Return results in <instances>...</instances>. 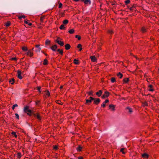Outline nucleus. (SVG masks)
I'll list each match as a JSON object with an SVG mask.
<instances>
[{
    "mask_svg": "<svg viewBox=\"0 0 159 159\" xmlns=\"http://www.w3.org/2000/svg\"><path fill=\"white\" fill-rule=\"evenodd\" d=\"M29 107L28 106H26L24 108V111L29 116H31L34 113V110L29 109Z\"/></svg>",
    "mask_w": 159,
    "mask_h": 159,
    "instance_id": "nucleus-1",
    "label": "nucleus"
},
{
    "mask_svg": "<svg viewBox=\"0 0 159 159\" xmlns=\"http://www.w3.org/2000/svg\"><path fill=\"white\" fill-rule=\"evenodd\" d=\"M94 103L96 105H98V104L100 102V100L99 98H95L93 100Z\"/></svg>",
    "mask_w": 159,
    "mask_h": 159,
    "instance_id": "nucleus-2",
    "label": "nucleus"
},
{
    "mask_svg": "<svg viewBox=\"0 0 159 159\" xmlns=\"http://www.w3.org/2000/svg\"><path fill=\"white\" fill-rule=\"evenodd\" d=\"M89 98L90 99H86V104H88L89 103H91L92 102V101L94 99V98L92 97H89Z\"/></svg>",
    "mask_w": 159,
    "mask_h": 159,
    "instance_id": "nucleus-3",
    "label": "nucleus"
},
{
    "mask_svg": "<svg viewBox=\"0 0 159 159\" xmlns=\"http://www.w3.org/2000/svg\"><path fill=\"white\" fill-rule=\"evenodd\" d=\"M126 110L129 114H131L133 112L132 109L129 107H127L126 108Z\"/></svg>",
    "mask_w": 159,
    "mask_h": 159,
    "instance_id": "nucleus-4",
    "label": "nucleus"
},
{
    "mask_svg": "<svg viewBox=\"0 0 159 159\" xmlns=\"http://www.w3.org/2000/svg\"><path fill=\"white\" fill-rule=\"evenodd\" d=\"M33 115L34 117H36L39 120H41V117H40V115L39 114H38V113L35 114L34 113H33Z\"/></svg>",
    "mask_w": 159,
    "mask_h": 159,
    "instance_id": "nucleus-5",
    "label": "nucleus"
},
{
    "mask_svg": "<svg viewBox=\"0 0 159 159\" xmlns=\"http://www.w3.org/2000/svg\"><path fill=\"white\" fill-rule=\"evenodd\" d=\"M109 109L112 111H115V105L110 104L109 105Z\"/></svg>",
    "mask_w": 159,
    "mask_h": 159,
    "instance_id": "nucleus-6",
    "label": "nucleus"
},
{
    "mask_svg": "<svg viewBox=\"0 0 159 159\" xmlns=\"http://www.w3.org/2000/svg\"><path fill=\"white\" fill-rule=\"evenodd\" d=\"M18 75L17 77L18 78L20 79H21L22 78V77L21 76V72L20 70H18L17 71Z\"/></svg>",
    "mask_w": 159,
    "mask_h": 159,
    "instance_id": "nucleus-7",
    "label": "nucleus"
},
{
    "mask_svg": "<svg viewBox=\"0 0 159 159\" xmlns=\"http://www.w3.org/2000/svg\"><path fill=\"white\" fill-rule=\"evenodd\" d=\"M51 49L53 51H56L57 48V45L56 44L54 45L51 47Z\"/></svg>",
    "mask_w": 159,
    "mask_h": 159,
    "instance_id": "nucleus-8",
    "label": "nucleus"
},
{
    "mask_svg": "<svg viewBox=\"0 0 159 159\" xmlns=\"http://www.w3.org/2000/svg\"><path fill=\"white\" fill-rule=\"evenodd\" d=\"M26 53L27 55H30V57H32L33 55V53L32 52L31 50H28V52Z\"/></svg>",
    "mask_w": 159,
    "mask_h": 159,
    "instance_id": "nucleus-9",
    "label": "nucleus"
},
{
    "mask_svg": "<svg viewBox=\"0 0 159 159\" xmlns=\"http://www.w3.org/2000/svg\"><path fill=\"white\" fill-rule=\"evenodd\" d=\"M142 156L144 158H148L149 157V155L146 153H144L142 154Z\"/></svg>",
    "mask_w": 159,
    "mask_h": 159,
    "instance_id": "nucleus-10",
    "label": "nucleus"
},
{
    "mask_svg": "<svg viewBox=\"0 0 159 159\" xmlns=\"http://www.w3.org/2000/svg\"><path fill=\"white\" fill-rule=\"evenodd\" d=\"M109 102V101L108 99H106L105 101L103 102L102 104V107H105L106 106L105 104L106 103H107Z\"/></svg>",
    "mask_w": 159,
    "mask_h": 159,
    "instance_id": "nucleus-11",
    "label": "nucleus"
},
{
    "mask_svg": "<svg viewBox=\"0 0 159 159\" xmlns=\"http://www.w3.org/2000/svg\"><path fill=\"white\" fill-rule=\"evenodd\" d=\"M82 1H84L85 4H91V1L90 0H82Z\"/></svg>",
    "mask_w": 159,
    "mask_h": 159,
    "instance_id": "nucleus-12",
    "label": "nucleus"
},
{
    "mask_svg": "<svg viewBox=\"0 0 159 159\" xmlns=\"http://www.w3.org/2000/svg\"><path fill=\"white\" fill-rule=\"evenodd\" d=\"M102 93V91L101 90H100L96 93V94L98 97H100L101 96Z\"/></svg>",
    "mask_w": 159,
    "mask_h": 159,
    "instance_id": "nucleus-13",
    "label": "nucleus"
},
{
    "mask_svg": "<svg viewBox=\"0 0 159 159\" xmlns=\"http://www.w3.org/2000/svg\"><path fill=\"white\" fill-rule=\"evenodd\" d=\"M90 59H91V60H92V61L93 62L97 60L96 58L95 57V56H91Z\"/></svg>",
    "mask_w": 159,
    "mask_h": 159,
    "instance_id": "nucleus-14",
    "label": "nucleus"
},
{
    "mask_svg": "<svg viewBox=\"0 0 159 159\" xmlns=\"http://www.w3.org/2000/svg\"><path fill=\"white\" fill-rule=\"evenodd\" d=\"M57 43L58 44H59V45H60L61 46H62L64 45V43L63 42L61 41H57Z\"/></svg>",
    "mask_w": 159,
    "mask_h": 159,
    "instance_id": "nucleus-15",
    "label": "nucleus"
},
{
    "mask_svg": "<svg viewBox=\"0 0 159 159\" xmlns=\"http://www.w3.org/2000/svg\"><path fill=\"white\" fill-rule=\"evenodd\" d=\"M65 48L66 50H68L70 49V46L69 44H67L65 45Z\"/></svg>",
    "mask_w": 159,
    "mask_h": 159,
    "instance_id": "nucleus-16",
    "label": "nucleus"
},
{
    "mask_svg": "<svg viewBox=\"0 0 159 159\" xmlns=\"http://www.w3.org/2000/svg\"><path fill=\"white\" fill-rule=\"evenodd\" d=\"M65 25L64 24L61 25V26L59 28L61 30H65L66 28Z\"/></svg>",
    "mask_w": 159,
    "mask_h": 159,
    "instance_id": "nucleus-17",
    "label": "nucleus"
},
{
    "mask_svg": "<svg viewBox=\"0 0 159 159\" xmlns=\"http://www.w3.org/2000/svg\"><path fill=\"white\" fill-rule=\"evenodd\" d=\"M117 76L120 78H121L123 77V75L120 72L117 74Z\"/></svg>",
    "mask_w": 159,
    "mask_h": 159,
    "instance_id": "nucleus-18",
    "label": "nucleus"
},
{
    "mask_svg": "<svg viewBox=\"0 0 159 159\" xmlns=\"http://www.w3.org/2000/svg\"><path fill=\"white\" fill-rule=\"evenodd\" d=\"M9 82L11 83V84H13L15 82V80L14 79L12 78L11 80H9Z\"/></svg>",
    "mask_w": 159,
    "mask_h": 159,
    "instance_id": "nucleus-19",
    "label": "nucleus"
},
{
    "mask_svg": "<svg viewBox=\"0 0 159 159\" xmlns=\"http://www.w3.org/2000/svg\"><path fill=\"white\" fill-rule=\"evenodd\" d=\"M129 78H125L123 79V81L125 83H127L129 81Z\"/></svg>",
    "mask_w": 159,
    "mask_h": 159,
    "instance_id": "nucleus-20",
    "label": "nucleus"
},
{
    "mask_svg": "<svg viewBox=\"0 0 159 159\" xmlns=\"http://www.w3.org/2000/svg\"><path fill=\"white\" fill-rule=\"evenodd\" d=\"M82 149V148L80 146H79L78 147L76 148L77 150L79 151H81Z\"/></svg>",
    "mask_w": 159,
    "mask_h": 159,
    "instance_id": "nucleus-21",
    "label": "nucleus"
},
{
    "mask_svg": "<svg viewBox=\"0 0 159 159\" xmlns=\"http://www.w3.org/2000/svg\"><path fill=\"white\" fill-rule=\"evenodd\" d=\"M68 22V20H65L63 21V23L64 25H66L67 24Z\"/></svg>",
    "mask_w": 159,
    "mask_h": 159,
    "instance_id": "nucleus-22",
    "label": "nucleus"
},
{
    "mask_svg": "<svg viewBox=\"0 0 159 159\" xmlns=\"http://www.w3.org/2000/svg\"><path fill=\"white\" fill-rule=\"evenodd\" d=\"M69 33L70 34H72L74 32V30L73 29L70 30L69 31Z\"/></svg>",
    "mask_w": 159,
    "mask_h": 159,
    "instance_id": "nucleus-23",
    "label": "nucleus"
},
{
    "mask_svg": "<svg viewBox=\"0 0 159 159\" xmlns=\"http://www.w3.org/2000/svg\"><path fill=\"white\" fill-rule=\"evenodd\" d=\"M50 41L48 39H47L45 42V43L46 45H48L50 44Z\"/></svg>",
    "mask_w": 159,
    "mask_h": 159,
    "instance_id": "nucleus-24",
    "label": "nucleus"
},
{
    "mask_svg": "<svg viewBox=\"0 0 159 159\" xmlns=\"http://www.w3.org/2000/svg\"><path fill=\"white\" fill-rule=\"evenodd\" d=\"M48 64V61L46 59H45L43 61V64L46 65Z\"/></svg>",
    "mask_w": 159,
    "mask_h": 159,
    "instance_id": "nucleus-25",
    "label": "nucleus"
},
{
    "mask_svg": "<svg viewBox=\"0 0 159 159\" xmlns=\"http://www.w3.org/2000/svg\"><path fill=\"white\" fill-rule=\"evenodd\" d=\"M22 49L24 51H28V48L27 47H22Z\"/></svg>",
    "mask_w": 159,
    "mask_h": 159,
    "instance_id": "nucleus-26",
    "label": "nucleus"
},
{
    "mask_svg": "<svg viewBox=\"0 0 159 159\" xmlns=\"http://www.w3.org/2000/svg\"><path fill=\"white\" fill-rule=\"evenodd\" d=\"M141 31L143 32V33H144L146 31V28L144 27H142V28H141Z\"/></svg>",
    "mask_w": 159,
    "mask_h": 159,
    "instance_id": "nucleus-27",
    "label": "nucleus"
},
{
    "mask_svg": "<svg viewBox=\"0 0 159 159\" xmlns=\"http://www.w3.org/2000/svg\"><path fill=\"white\" fill-rule=\"evenodd\" d=\"M105 94L104 95H105L106 97H108V96H109V93L107 91H106L105 92Z\"/></svg>",
    "mask_w": 159,
    "mask_h": 159,
    "instance_id": "nucleus-28",
    "label": "nucleus"
},
{
    "mask_svg": "<svg viewBox=\"0 0 159 159\" xmlns=\"http://www.w3.org/2000/svg\"><path fill=\"white\" fill-rule=\"evenodd\" d=\"M111 82L112 83H114L116 81V80L115 78L112 77L111 79Z\"/></svg>",
    "mask_w": 159,
    "mask_h": 159,
    "instance_id": "nucleus-29",
    "label": "nucleus"
},
{
    "mask_svg": "<svg viewBox=\"0 0 159 159\" xmlns=\"http://www.w3.org/2000/svg\"><path fill=\"white\" fill-rule=\"evenodd\" d=\"M18 107V105L16 104H15L13 105V106L12 107V109L14 110L16 107Z\"/></svg>",
    "mask_w": 159,
    "mask_h": 159,
    "instance_id": "nucleus-30",
    "label": "nucleus"
},
{
    "mask_svg": "<svg viewBox=\"0 0 159 159\" xmlns=\"http://www.w3.org/2000/svg\"><path fill=\"white\" fill-rule=\"evenodd\" d=\"M76 59H75L74 60V63L75 64H78L79 62Z\"/></svg>",
    "mask_w": 159,
    "mask_h": 159,
    "instance_id": "nucleus-31",
    "label": "nucleus"
},
{
    "mask_svg": "<svg viewBox=\"0 0 159 159\" xmlns=\"http://www.w3.org/2000/svg\"><path fill=\"white\" fill-rule=\"evenodd\" d=\"M11 134L14 135L16 138L17 137V135L16 134V133L15 132H12L11 133Z\"/></svg>",
    "mask_w": 159,
    "mask_h": 159,
    "instance_id": "nucleus-32",
    "label": "nucleus"
},
{
    "mask_svg": "<svg viewBox=\"0 0 159 159\" xmlns=\"http://www.w3.org/2000/svg\"><path fill=\"white\" fill-rule=\"evenodd\" d=\"M75 38H77L78 39V40H80L81 39V37L80 36H79L77 35L75 36Z\"/></svg>",
    "mask_w": 159,
    "mask_h": 159,
    "instance_id": "nucleus-33",
    "label": "nucleus"
},
{
    "mask_svg": "<svg viewBox=\"0 0 159 159\" xmlns=\"http://www.w3.org/2000/svg\"><path fill=\"white\" fill-rule=\"evenodd\" d=\"M10 25V23L9 22H7L6 23V26H8Z\"/></svg>",
    "mask_w": 159,
    "mask_h": 159,
    "instance_id": "nucleus-34",
    "label": "nucleus"
},
{
    "mask_svg": "<svg viewBox=\"0 0 159 159\" xmlns=\"http://www.w3.org/2000/svg\"><path fill=\"white\" fill-rule=\"evenodd\" d=\"M17 157L18 158H20L21 157V154L19 152L17 153Z\"/></svg>",
    "mask_w": 159,
    "mask_h": 159,
    "instance_id": "nucleus-35",
    "label": "nucleus"
},
{
    "mask_svg": "<svg viewBox=\"0 0 159 159\" xmlns=\"http://www.w3.org/2000/svg\"><path fill=\"white\" fill-rule=\"evenodd\" d=\"M124 148H122L120 149V152H121L125 154V152L124 151Z\"/></svg>",
    "mask_w": 159,
    "mask_h": 159,
    "instance_id": "nucleus-36",
    "label": "nucleus"
},
{
    "mask_svg": "<svg viewBox=\"0 0 159 159\" xmlns=\"http://www.w3.org/2000/svg\"><path fill=\"white\" fill-rule=\"evenodd\" d=\"M57 41H61V39L59 37H58L57 39L55 40V42H56L57 43Z\"/></svg>",
    "mask_w": 159,
    "mask_h": 159,
    "instance_id": "nucleus-37",
    "label": "nucleus"
},
{
    "mask_svg": "<svg viewBox=\"0 0 159 159\" xmlns=\"http://www.w3.org/2000/svg\"><path fill=\"white\" fill-rule=\"evenodd\" d=\"M53 149L55 150H57L58 149L57 146L56 145H54L53 147Z\"/></svg>",
    "mask_w": 159,
    "mask_h": 159,
    "instance_id": "nucleus-38",
    "label": "nucleus"
},
{
    "mask_svg": "<svg viewBox=\"0 0 159 159\" xmlns=\"http://www.w3.org/2000/svg\"><path fill=\"white\" fill-rule=\"evenodd\" d=\"M82 47V45H81L80 44H78V45H77V48H81Z\"/></svg>",
    "mask_w": 159,
    "mask_h": 159,
    "instance_id": "nucleus-39",
    "label": "nucleus"
},
{
    "mask_svg": "<svg viewBox=\"0 0 159 159\" xmlns=\"http://www.w3.org/2000/svg\"><path fill=\"white\" fill-rule=\"evenodd\" d=\"M93 92L92 91H90V92H88V94L89 95H93Z\"/></svg>",
    "mask_w": 159,
    "mask_h": 159,
    "instance_id": "nucleus-40",
    "label": "nucleus"
},
{
    "mask_svg": "<svg viewBox=\"0 0 159 159\" xmlns=\"http://www.w3.org/2000/svg\"><path fill=\"white\" fill-rule=\"evenodd\" d=\"M125 3L126 4H128L130 2V0H127L126 1H125Z\"/></svg>",
    "mask_w": 159,
    "mask_h": 159,
    "instance_id": "nucleus-41",
    "label": "nucleus"
},
{
    "mask_svg": "<svg viewBox=\"0 0 159 159\" xmlns=\"http://www.w3.org/2000/svg\"><path fill=\"white\" fill-rule=\"evenodd\" d=\"M108 33L111 34H112L113 33V31L112 30H108Z\"/></svg>",
    "mask_w": 159,
    "mask_h": 159,
    "instance_id": "nucleus-42",
    "label": "nucleus"
},
{
    "mask_svg": "<svg viewBox=\"0 0 159 159\" xmlns=\"http://www.w3.org/2000/svg\"><path fill=\"white\" fill-rule=\"evenodd\" d=\"M15 115L16 117V118L18 119H19V116L17 113H16Z\"/></svg>",
    "mask_w": 159,
    "mask_h": 159,
    "instance_id": "nucleus-43",
    "label": "nucleus"
},
{
    "mask_svg": "<svg viewBox=\"0 0 159 159\" xmlns=\"http://www.w3.org/2000/svg\"><path fill=\"white\" fill-rule=\"evenodd\" d=\"M41 87H37V89L39 91V92H40V93L41 92V91H40V89H41Z\"/></svg>",
    "mask_w": 159,
    "mask_h": 159,
    "instance_id": "nucleus-44",
    "label": "nucleus"
},
{
    "mask_svg": "<svg viewBox=\"0 0 159 159\" xmlns=\"http://www.w3.org/2000/svg\"><path fill=\"white\" fill-rule=\"evenodd\" d=\"M62 4L61 3H60L59 4V8H61L62 7Z\"/></svg>",
    "mask_w": 159,
    "mask_h": 159,
    "instance_id": "nucleus-45",
    "label": "nucleus"
},
{
    "mask_svg": "<svg viewBox=\"0 0 159 159\" xmlns=\"http://www.w3.org/2000/svg\"><path fill=\"white\" fill-rule=\"evenodd\" d=\"M46 95L48 96H49V95H50V93L49 92V91L48 90H47V93H46Z\"/></svg>",
    "mask_w": 159,
    "mask_h": 159,
    "instance_id": "nucleus-46",
    "label": "nucleus"
},
{
    "mask_svg": "<svg viewBox=\"0 0 159 159\" xmlns=\"http://www.w3.org/2000/svg\"><path fill=\"white\" fill-rule=\"evenodd\" d=\"M57 103L59 104H61V103H62V102H61L60 101V100H58V101H57Z\"/></svg>",
    "mask_w": 159,
    "mask_h": 159,
    "instance_id": "nucleus-47",
    "label": "nucleus"
},
{
    "mask_svg": "<svg viewBox=\"0 0 159 159\" xmlns=\"http://www.w3.org/2000/svg\"><path fill=\"white\" fill-rule=\"evenodd\" d=\"M41 48H37V50H36V51H39L40 52L41 50Z\"/></svg>",
    "mask_w": 159,
    "mask_h": 159,
    "instance_id": "nucleus-48",
    "label": "nucleus"
},
{
    "mask_svg": "<svg viewBox=\"0 0 159 159\" xmlns=\"http://www.w3.org/2000/svg\"><path fill=\"white\" fill-rule=\"evenodd\" d=\"M61 55H62L63 53V51L62 50H60L59 52Z\"/></svg>",
    "mask_w": 159,
    "mask_h": 159,
    "instance_id": "nucleus-49",
    "label": "nucleus"
},
{
    "mask_svg": "<svg viewBox=\"0 0 159 159\" xmlns=\"http://www.w3.org/2000/svg\"><path fill=\"white\" fill-rule=\"evenodd\" d=\"M143 104L144 106H148V103L146 102H144Z\"/></svg>",
    "mask_w": 159,
    "mask_h": 159,
    "instance_id": "nucleus-50",
    "label": "nucleus"
},
{
    "mask_svg": "<svg viewBox=\"0 0 159 159\" xmlns=\"http://www.w3.org/2000/svg\"><path fill=\"white\" fill-rule=\"evenodd\" d=\"M11 60H12L16 61L17 60V58L16 57H13L11 58Z\"/></svg>",
    "mask_w": 159,
    "mask_h": 159,
    "instance_id": "nucleus-51",
    "label": "nucleus"
},
{
    "mask_svg": "<svg viewBox=\"0 0 159 159\" xmlns=\"http://www.w3.org/2000/svg\"><path fill=\"white\" fill-rule=\"evenodd\" d=\"M44 17H41L40 18V20L41 22H43V19Z\"/></svg>",
    "mask_w": 159,
    "mask_h": 159,
    "instance_id": "nucleus-52",
    "label": "nucleus"
},
{
    "mask_svg": "<svg viewBox=\"0 0 159 159\" xmlns=\"http://www.w3.org/2000/svg\"><path fill=\"white\" fill-rule=\"evenodd\" d=\"M106 97V96H105V95H103L102 97V98H105Z\"/></svg>",
    "mask_w": 159,
    "mask_h": 159,
    "instance_id": "nucleus-53",
    "label": "nucleus"
},
{
    "mask_svg": "<svg viewBox=\"0 0 159 159\" xmlns=\"http://www.w3.org/2000/svg\"><path fill=\"white\" fill-rule=\"evenodd\" d=\"M24 22L26 24H28V22L27 21H26V20H24Z\"/></svg>",
    "mask_w": 159,
    "mask_h": 159,
    "instance_id": "nucleus-54",
    "label": "nucleus"
},
{
    "mask_svg": "<svg viewBox=\"0 0 159 159\" xmlns=\"http://www.w3.org/2000/svg\"><path fill=\"white\" fill-rule=\"evenodd\" d=\"M26 16H25L23 15L22 16H21L22 18H25Z\"/></svg>",
    "mask_w": 159,
    "mask_h": 159,
    "instance_id": "nucleus-55",
    "label": "nucleus"
},
{
    "mask_svg": "<svg viewBox=\"0 0 159 159\" xmlns=\"http://www.w3.org/2000/svg\"><path fill=\"white\" fill-rule=\"evenodd\" d=\"M35 47H36V48H40L39 45H36Z\"/></svg>",
    "mask_w": 159,
    "mask_h": 159,
    "instance_id": "nucleus-56",
    "label": "nucleus"
},
{
    "mask_svg": "<svg viewBox=\"0 0 159 159\" xmlns=\"http://www.w3.org/2000/svg\"><path fill=\"white\" fill-rule=\"evenodd\" d=\"M149 90L151 91H153V89L152 88H151L150 89H149Z\"/></svg>",
    "mask_w": 159,
    "mask_h": 159,
    "instance_id": "nucleus-57",
    "label": "nucleus"
},
{
    "mask_svg": "<svg viewBox=\"0 0 159 159\" xmlns=\"http://www.w3.org/2000/svg\"><path fill=\"white\" fill-rule=\"evenodd\" d=\"M78 159H83L82 157H78Z\"/></svg>",
    "mask_w": 159,
    "mask_h": 159,
    "instance_id": "nucleus-58",
    "label": "nucleus"
},
{
    "mask_svg": "<svg viewBox=\"0 0 159 159\" xmlns=\"http://www.w3.org/2000/svg\"><path fill=\"white\" fill-rule=\"evenodd\" d=\"M28 24L29 26H31V25H32V24H31V23H29V22H28Z\"/></svg>",
    "mask_w": 159,
    "mask_h": 159,
    "instance_id": "nucleus-59",
    "label": "nucleus"
},
{
    "mask_svg": "<svg viewBox=\"0 0 159 159\" xmlns=\"http://www.w3.org/2000/svg\"><path fill=\"white\" fill-rule=\"evenodd\" d=\"M18 17L19 19H21L22 18L21 16H18Z\"/></svg>",
    "mask_w": 159,
    "mask_h": 159,
    "instance_id": "nucleus-60",
    "label": "nucleus"
},
{
    "mask_svg": "<svg viewBox=\"0 0 159 159\" xmlns=\"http://www.w3.org/2000/svg\"><path fill=\"white\" fill-rule=\"evenodd\" d=\"M148 86L151 88L152 87V85H149Z\"/></svg>",
    "mask_w": 159,
    "mask_h": 159,
    "instance_id": "nucleus-61",
    "label": "nucleus"
},
{
    "mask_svg": "<svg viewBox=\"0 0 159 159\" xmlns=\"http://www.w3.org/2000/svg\"><path fill=\"white\" fill-rule=\"evenodd\" d=\"M82 50V48L81 47L80 48H79V51H81Z\"/></svg>",
    "mask_w": 159,
    "mask_h": 159,
    "instance_id": "nucleus-62",
    "label": "nucleus"
},
{
    "mask_svg": "<svg viewBox=\"0 0 159 159\" xmlns=\"http://www.w3.org/2000/svg\"><path fill=\"white\" fill-rule=\"evenodd\" d=\"M129 9L131 11H132L133 10V7H130L129 8Z\"/></svg>",
    "mask_w": 159,
    "mask_h": 159,
    "instance_id": "nucleus-63",
    "label": "nucleus"
},
{
    "mask_svg": "<svg viewBox=\"0 0 159 159\" xmlns=\"http://www.w3.org/2000/svg\"><path fill=\"white\" fill-rule=\"evenodd\" d=\"M60 49H58L57 50V52H60Z\"/></svg>",
    "mask_w": 159,
    "mask_h": 159,
    "instance_id": "nucleus-64",
    "label": "nucleus"
}]
</instances>
